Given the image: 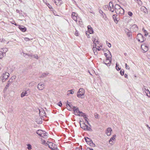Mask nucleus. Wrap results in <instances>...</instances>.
Segmentation results:
<instances>
[{"instance_id":"1","label":"nucleus","mask_w":150,"mask_h":150,"mask_svg":"<svg viewBox=\"0 0 150 150\" xmlns=\"http://www.w3.org/2000/svg\"><path fill=\"white\" fill-rule=\"evenodd\" d=\"M88 118L86 115L80 118V127L83 129L87 131H91L90 125L89 123Z\"/></svg>"},{"instance_id":"2","label":"nucleus","mask_w":150,"mask_h":150,"mask_svg":"<svg viewBox=\"0 0 150 150\" xmlns=\"http://www.w3.org/2000/svg\"><path fill=\"white\" fill-rule=\"evenodd\" d=\"M93 49L95 54L96 55L97 54V51H99L100 48L99 46L98 42L97 40L96 41V40L95 39L93 41Z\"/></svg>"},{"instance_id":"3","label":"nucleus","mask_w":150,"mask_h":150,"mask_svg":"<svg viewBox=\"0 0 150 150\" xmlns=\"http://www.w3.org/2000/svg\"><path fill=\"white\" fill-rule=\"evenodd\" d=\"M115 11L118 14L123 15L125 12L124 10L119 5L116 4L115 5Z\"/></svg>"},{"instance_id":"4","label":"nucleus","mask_w":150,"mask_h":150,"mask_svg":"<svg viewBox=\"0 0 150 150\" xmlns=\"http://www.w3.org/2000/svg\"><path fill=\"white\" fill-rule=\"evenodd\" d=\"M74 113L75 115L81 116L83 117V115H86L84 114L82 112L80 111L78 108L74 107L73 108Z\"/></svg>"},{"instance_id":"5","label":"nucleus","mask_w":150,"mask_h":150,"mask_svg":"<svg viewBox=\"0 0 150 150\" xmlns=\"http://www.w3.org/2000/svg\"><path fill=\"white\" fill-rule=\"evenodd\" d=\"M85 91L84 89L82 88H80L77 93V96L78 97L83 98L84 97Z\"/></svg>"},{"instance_id":"6","label":"nucleus","mask_w":150,"mask_h":150,"mask_svg":"<svg viewBox=\"0 0 150 150\" xmlns=\"http://www.w3.org/2000/svg\"><path fill=\"white\" fill-rule=\"evenodd\" d=\"M45 83L42 82L39 83L37 86V88L39 91H42L45 89Z\"/></svg>"},{"instance_id":"7","label":"nucleus","mask_w":150,"mask_h":150,"mask_svg":"<svg viewBox=\"0 0 150 150\" xmlns=\"http://www.w3.org/2000/svg\"><path fill=\"white\" fill-rule=\"evenodd\" d=\"M46 144L52 150H57V146L52 143L47 142V143H46Z\"/></svg>"},{"instance_id":"8","label":"nucleus","mask_w":150,"mask_h":150,"mask_svg":"<svg viewBox=\"0 0 150 150\" xmlns=\"http://www.w3.org/2000/svg\"><path fill=\"white\" fill-rule=\"evenodd\" d=\"M9 74L8 72H5L2 74L1 77L0 79L3 82H4L9 76Z\"/></svg>"},{"instance_id":"9","label":"nucleus","mask_w":150,"mask_h":150,"mask_svg":"<svg viewBox=\"0 0 150 150\" xmlns=\"http://www.w3.org/2000/svg\"><path fill=\"white\" fill-rule=\"evenodd\" d=\"M88 31L86 32V35L87 36L88 38H90V34H91L93 33V31L92 29V28L91 27L88 25Z\"/></svg>"},{"instance_id":"10","label":"nucleus","mask_w":150,"mask_h":150,"mask_svg":"<svg viewBox=\"0 0 150 150\" xmlns=\"http://www.w3.org/2000/svg\"><path fill=\"white\" fill-rule=\"evenodd\" d=\"M112 131V130L111 128L108 127L106 130L105 134L107 136H110L111 135Z\"/></svg>"},{"instance_id":"11","label":"nucleus","mask_w":150,"mask_h":150,"mask_svg":"<svg viewBox=\"0 0 150 150\" xmlns=\"http://www.w3.org/2000/svg\"><path fill=\"white\" fill-rule=\"evenodd\" d=\"M116 137V134L113 135L109 141V143L111 144H113L115 142Z\"/></svg>"},{"instance_id":"12","label":"nucleus","mask_w":150,"mask_h":150,"mask_svg":"<svg viewBox=\"0 0 150 150\" xmlns=\"http://www.w3.org/2000/svg\"><path fill=\"white\" fill-rule=\"evenodd\" d=\"M105 55L106 59H111V55L110 52L108 50L105 51Z\"/></svg>"},{"instance_id":"13","label":"nucleus","mask_w":150,"mask_h":150,"mask_svg":"<svg viewBox=\"0 0 150 150\" xmlns=\"http://www.w3.org/2000/svg\"><path fill=\"white\" fill-rule=\"evenodd\" d=\"M85 140L87 144L91 145V146H92L93 142L90 139L86 137L85 138Z\"/></svg>"},{"instance_id":"14","label":"nucleus","mask_w":150,"mask_h":150,"mask_svg":"<svg viewBox=\"0 0 150 150\" xmlns=\"http://www.w3.org/2000/svg\"><path fill=\"white\" fill-rule=\"evenodd\" d=\"M137 39L139 42H142L144 41V38L142 35L138 34L137 35Z\"/></svg>"},{"instance_id":"15","label":"nucleus","mask_w":150,"mask_h":150,"mask_svg":"<svg viewBox=\"0 0 150 150\" xmlns=\"http://www.w3.org/2000/svg\"><path fill=\"white\" fill-rule=\"evenodd\" d=\"M141 48L144 52H146L148 50V46L145 45H141Z\"/></svg>"},{"instance_id":"16","label":"nucleus","mask_w":150,"mask_h":150,"mask_svg":"<svg viewBox=\"0 0 150 150\" xmlns=\"http://www.w3.org/2000/svg\"><path fill=\"white\" fill-rule=\"evenodd\" d=\"M18 28L23 32H25L26 30V28L23 25H19Z\"/></svg>"},{"instance_id":"17","label":"nucleus","mask_w":150,"mask_h":150,"mask_svg":"<svg viewBox=\"0 0 150 150\" xmlns=\"http://www.w3.org/2000/svg\"><path fill=\"white\" fill-rule=\"evenodd\" d=\"M35 121L38 124H41L42 123V119L41 118L39 117L35 120Z\"/></svg>"},{"instance_id":"18","label":"nucleus","mask_w":150,"mask_h":150,"mask_svg":"<svg viewBox=\"0 0 150 150\" xmlns=\"http://www.w3.org/2000/svg\"><path fill=\"white\" fill-rule=\"evenodd\" d=\"M111 59H106V60L104 61V62L106 65L110 64L111 62Z\"/></svg>"},{"instance_id":"19","label":"nucleus","mask_w":150,"mask_h":150,"mask_svg":"<svg viewBox=\"0 0 150 150\" xmlns=\"http://www.w3.org/2000/svg\"><path fill=\"white\" fill-rule=\"evenodd\" d=\"M36 133L40 136H42L43 134H45V133L43 132L41 130H38L37 131Z\"/></svg>"},{"instance_id":"20","label":"nucleus","mask_w":150,"mask_h":150,"mask_svg":"<svg viewBox=\"0 0 150 150\" xmlns=\"http://www.w3.org/2000/svg\"><path fill=\"white\" fill-rule=\"evenodd\" d=\"M73 106L71 105H70V104L69 103H68L67 105V109L69 110H71V108H73Z\"/></svg>"},{"instance_id":"21","label":"nucleus","mask_w":150,"mask_h":150,"mask_svg":"<svg viewBox=\"0 0 150 150\" xmlns=\"http://www.w3.org/2000/svg\"><path fill=\"white\" fill-rule=\"evenodd\" d=\"M74 93V91L73 90H69L67 92V95L69 96L70 94H73Z\"/></svg>"},{"instance_id":"22","label":"nucleus","mask_w":150,"mask_h":150,"mask_svg":"<svg viewBox=\"0 0 150 150\" xmlns=\"http://www.w3.org/2000/svg\"><path fill=\"white\" fill-rule=\"evenodd\" d=\"M55 3L57 5H59L61 4V1L60 0H54Z\"/></svg>"},{"instance_id":"23","label":"nucleus","mask_w":150,"mask_h":150,"mask_svg":"<svg viewBox=\"0 0 150 150\" xmlns=\"http://www.w3.org/2000/svg\"><path fill=\"white\" fill-rule=\"evenodd\" d=\"M27 94V92L26 91H23L21 95V96L22 97H23L24 96H25Z\"/></svg>"},{"instance_id":"24","label":"nucleus","mask_w":150,"mask_h":150,"mask_svg":"<svg viewBox=\"0 0 150 150\" xmlns=\"http://www.w3.org/2000/svg\"><path fill=\"white\" fill-rule=\"evenodd\" d=\"M39 113L40 115L43 116H45V112L43 110L40 111Z\"/></svg>"},{"instance_id":"25","label":"nucleus","mask_w":150,"mask_h":150,"mask_svg":"<svg viewBox=\"0 0 150 150\" xmlns=\"http://www.w3.org/2000/svg\"><path fill=\"white\" fill-rule=\"evenodd\" d=\"M144 35L145 37H146L147 35H148L149 34V33H148L146 30H144Z\"/></svg>"},{"instance_id":"26","label":"nucleus","mask_w":150,"mask_h":150,"mask_svg":"<svg viewBox=\"0 0 150 150\" xmlns=\"http://www.w3.org/2000/svg\"><path fill=\"white\" fill-rule=\"evenodd\" d=\"M28 147L27 148L28 150H31L32 149L31 146L30 144H28L27 145Z\"/></svg>"},{"instance_id":"27","label":"nucleus","mask_w":150,"mask_h":150,"mask_svg":"<svg viewBox=\"0 0 150 150\" xmlns=\"http://www.w3.org/2000/svg\"><path fill=\"white\" fill-rule=\"evenodd\" d=\"M109 6L111 8L113 7V4L112 2H110L109 3Z\"/></svg>"},{"instance_id":"28","label":"nucleus","mask_w":150,"mask_h":150,"mask_svg":"<svg viewBox=\"0 0 150 150\" xmlns=\"http://www.w3.org/2000/svg\"><path fill=\"white\" fill-rule=\"evenodd\" d=\"M47 142H46L44 140H42V144H45L46 146L47 145V144H46V143H47Z\"/></svg>"},{"instance_id":"29","label":"nucleus","mask_w":150,"mask_h":150,"mask_svg":"<svg viewBox=\"0 0 150 150\" xmlns=\"http://www.w3.org/2000/svg\"><path fill=\"white\" fill-rule=\"evenodd\" d=\"M146 91L147 92V96H149V97L150 96V92L148 90H147Z\"/></svg>"},{"instance_id":"30","label":"nucleus","mask_w":150,"mask_h":150,"mask_svg":"<svg viewBox=\"0 0 150 150\" xmlns=\"http://www.w3.org/2000/svg\"><path fill=\"white\" fill-rule=\"evenodd\" d=\"M128 15L129 16H131L132 15V12H128Z\"/></svg>"},{"instance_id":"31","label":"nucleus","mask_w":150,"mask_h":150,"mask_svg":"<svg viewBox=\"0 0 150 150\" xmlns=\"http://www.w3.org/2000/svg\"><path fill=\"white\" fill-rule=\"evenodd\" d=\"M120 73L122 75H123L124 74V71L121 70L120 71Z\"/></svg>"},{"instance_id":"32","label":"nucleus","mask_w":150,"mask_h":150,"mask_svg":"<svg viewBox=\"0 0 150 150\" xmlns=\"http://www.w3.org/2000/svg\"><path fill=\"white\" fill-rule=\"evenodd\" d=\"M135 28L136 30L137 29V27L136 25H134L132 26V28Z\"/></svg>"},{"instance_id":"33","label":"nucleus","mask_w":150,"mask_h":150,"mask_svg":"<svg viewBox=\"0 0 150 150\" xmlns=\"http://www.w3.org/2000/svg\"><path fill=\"white\" fill-rule=\"evenodd\" d=\"M47 134L46 133H45V134H43L42 136V137H45V136H47Z\"/></svg>"},{"instance_id":"34","label":"nucleus","mask_w":150,"mask_h":150,"mask_svg":"<svg viewBox=\"0 0 150 150\" xmlns=\"http://www.w3.org/2000/svg\"><path fill=\"white\" fill-rule=\"evenodd\" d=\"M116 69L118 71L120 69V68L119 67L117 66V64H116Z\"/></svg>"},{"instance_id":"35","label":"nucleus","mask_w":150,"mask_h":150,"mask_svg":"<svg viewBox=\"0 0 150 150\" xmlns=\"http://www.w3.org/2000/svg\"><path fill=\"white\" fill-rule=\"evenodd\" d=\"M58 105L60 107H61L62 105V103L61 102H60L58 103Z\"/></svg>"},{"instance_id":"36","label":"nucleus","mask_w":150,"mask_h":150,"mask_svg":"<svg viewBox=\"0 0 150 150\" xmlns=\"http://www.w3.org/2000/svg\"><path fill=\"white\" fill-rule=\"evenodd\" d=\"M3 56V54L1 52V55H0V59L2 58Z\"/></svg>"},{"instance_id":"37","label":"nucleus","mask_w":150,"mask_h":150,"mask_svg":"<svg viewBox=\"0 0 150 150\" xmlns=\"http://www.w3.org/2000/svg\"><path fill=\"white\" fill-rule=\"evenodd\" d=\"M126 68L127 69H129V67H128L127 64H125Z\"/></svg>"},{"instance_id":"38","label":"nucleus","mask_w":150,"mask_h":150,"mask_svg":"<svg viewBox=\"0 0 150 150\" xmlns=\"http://www.w3.org/2000/svg\"><path fill=\"white\" fill-rule=\"evenodd\" d=\"M86 150H93V149L92 148H90L88 147L87 148Z\"/></svg>"},{"instance_id":"39","label":"nucleus","mask_w":150,"mask_h":150,"mask_svg":"<svg viewBox=\"0 0 150 150\" xmlns=\"http://www.w3.org/2000/svg\"><path fill=\"white\" fill-rule=\"evenodd\" d=\"M95 117L96 118H98V115H96L95 116Z\"/></svg>"},{"instance_id":"40","label":"nucleus","mask_w":150,"mask_h":150,"mask_svg":"<svg viewBox=\"0 0 150 150\" xmlns=\"http://www.w3.org/2000/svg\"><path fill=\"white\" fill-rule=\"evenodd\" d=\"M125 78H127V74H125Z\"/></svg>"},{"instance_id":"41","label":"nucleus","mask_w":150,"mask_h":150,"mask_svg":"<svg viewBox=\"0 0 150 150\" xmlns=\"http://www.w3.org/2000/svg\"><path fill=\"white\" fill-rule=\"evenodd\" d=\"M108 46L109 47H111V45L110 44H109V45H108Z\"/></svg>"},{"instance_id":"42","label":"nucleus","mask_w":150,"mask_h":150,"mask_svg":"<svg viewBox=\"0 0 150 150\" xmlns=\"http://www.w3.org/2000/svg\"><path fill=\"white\" fill-rule=\"evenodd\" d=\"M148 35L149 36V38H150V33H149V34Z\"/></svg>"},{"instance_id":"43","label":"nucleus","mask_w":150,"mask_h":150,"mask_svg":"<svg viewBox=\"0 0 150 150\" xmlns=\"http://www.w3.org/2000/svg\"><path fill=\"white\" fill-rule=\"evenodd\" d=\"M36 58L38 59V57L36 56L35 57Z\"/></svg>"}]
</instances>
